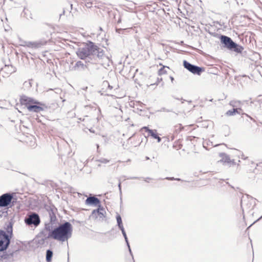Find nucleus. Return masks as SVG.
<instances>
[{
  "label": "nucleus",
  "mask_w": 262,
  "mask_h": 262,
  "mask_svg": "<svg viewBox=\"0 0 262 262\" xmlns=\"http://www.w3.org/2000/svg\"><path fill=\"white\" fill-rule=\"evenodd\" d=\"M125 242L126 243V245H127V246L128 247V249L130 248V245H129V242H128V238H127V239H125Z\"/></svg>",
  "instance_id": "473e14b6"
},
{
  "label": "nucleus",
  "mask_w": 262,
  "mask_h": 262,
  "mask_svg": "<svg viewBox=\"0 0 262 262\" xmlns=\"http://www.w3.org/2000/svg\"><path fill=\"white\" fill-rule=\"evenodd\" d=\"M6 168L8 170H11L13 171L18 172L20 173L25 174L18 168L15 166L14 165H7V167H6Z\"/></svg>",
  "instance_id": "6ab92c4d"
},
{
  "label": "nucleus",
  "mask_w": 262,
  "mask_h": 262,
  "mask_svg": "<svg viewBox=\"0 0 262 262\" xmlns=\"http://www.w3.org/2000/svg\"><path fill=\"white\" fill-rule=\"evenodd\" d=\"M41 45V43L36 42H30L28 43V47L32 48H38Z\"/></svg>",
  "instance_id": "b1692460"
},
{
  "label": "nucleus",
  "mask_w": 262,
  "mask_h": 262,
  "mask_svg": "<svg viewBox=\"0 0 262 262\" xmlns=\"http://www.w3.org/2000/svg\"><path fill=\"white\" fill-rule=\"evenodd\" d=\"M52 256H53L52 251L50 249H48L46 251V261L47 262H51Z\"/></svg>",
  "instance_id": "412c9836"
},
{
  "label": "nucleus",
  "mask_w": 262,
  "mask_h": 262,
  "mask_svg": "<svg viewBox=\"0 0 262 262\" xmlns=\"http://www.w3.org/2000/svg\"><path fill=\"white\" fill-rule=\"evenodd\" d=\"M119 229L121 231V232H122V235H123V237L124 238V239H127V238H127L126 233L125 232V229L124 228V227L119 228Z\"/></svg>",
  "instance_id": "a878e982"
},
{
  "label": "nucleus",
  "mask_w": 262,
  "mask_h": 262,
  "mask_svg": "<svg viewBox=\"0 0 262 262\" xmlns=\"http://www.w3.org/2000/svg\"><path fill=\"white\" fill-rule=\"evenodd\" d=\"M262 219V215L259 218L257 219V221H259L260 220H261Z\"/></svg>",
  "instance_id": "e433bc0d"
},
{
  "label": "nucleus",
  "mask_w": 262,
  "mask_h": 262,
  "mask_svg": "<svg viewBox=\"0 0 262 262\" xmlns=\"http://www.w3.org/2000/svg\"><path fill=\"white\" fill-rule=\"evenodd\" d=\"M46 230H42L40 233V236H41L43 238V240H47L48 239V238H46V236H48V234L47 235L46 233Z\"/></svg>",
  "instance_id": "bb28decb"
},
{
  "label": "nucleus",
  "mask_w": 262,
  "mask_h": 262,
  "mask_svg": "<svg viewBox=\"0 0 262 262\" xmlns=\"http://www.w3.org/2000/svg\"><path fill=\"white\" fill-rule=\"evenodd\" d=\"M141 179L144 180L145 182H149L148 180H151V178H149V177H147V178H145L142 177Z\"/></svg>",
  "instance_id": "7c9ffc66"
},
{
  "label": "nucleus",
  "mask_w": 262,
  "mask_h": 262,
  "mask_svg": "<svg viewBox=\"0 0 262 262\" xmlns=\"http://www.w3.org/2000/svg\"><path fill=\"white\" fill-rule=\"evenodd\" d=\"M6 231L0 230V251L6 250L10 243L13 235V228L11 223H9L6 228Z\"/></svg>",
  "instance_id": "7ed1b4c3"
},
{
  "label": "nucleus",
  "mask_w": 262,
  "mask_h": 262,
  "mask_svg": "<svg viewBox=\"0 0 262 262\" xmlns=\"http://www.w3.org/2000/svg\"><path fill=\"white\" fill-rule=\"evenodd\" d=\"M104 213H105V211L103 207L101 205H99L97 209L92 211L91 217L94 219H97L98 217L102 219L104 217Z\"/></svg>",
  "instance_id": "9b49d317"
},
{
  "label": "nucleus",
  "mask_w": 262,
  "mask_h": 262,
  "mask_svg": "<svg viewBox=\"0 0 262 262\" xmlns=\"http://www.w3.org/2000/svg\"><path fill=\"white\" fill-rule=\"evenodd\" d=\"M243 201L242 200V201H241V207L243 208Z\"/></svg>",
  "instance_id": "c9c22d12"
},
{
  "label": "nucleus",
  "mask_w": 262,
  "mask_h": 262,
  "mask_svg": "<svg viewBox=\"0 0 262 262\" xmlns=\"http://www.w3.org/2000/svg\"><path fill=\"white\" fill-rule=\"evenodd\" d=\"M118 188L119 189V192H120V200H122V190H121V182H120L118 184Z\"/></svg>",
  "instance_id": "c85d7f7f"
},
{
  "label": "nucleus",
  "mask_w": 262,
  "mask_h": 262,
  "mask_svg": "<svg viewBox=\"0 0 262 262\" xmlns=\"http://www.w3.org/2000/svg\"><path fill=\"white\" fill-rule=\"evenodd\" d=\"M92 5V3H88L87 4L85 5V6L87 7H91Z\"/></svg>",
  "instance_id": "72a5a7b5"
},
{
  "label": "nucleus",
  "mask_w": 262,
  "mask_h": 262,
  "mask_svg": "<svg viewBox=\"0 0 262 262\" xmlns=\"http://www.w3.org/2000/svg\"><path fill=\"white\" fill-rule=\"evenodd\" d=\"M128 251H129V253L131 255V256L133 257V253H132V250H131L130 248H128Z\"/></svg>",
  "instance_id": "f704fd0d"
},
{
  "label": "nucleus",
  "mask_w": 262,
  "mask_h": 262,
  "mask_svg": "<svg viewBox=\"0 0 262 262\" xmlns=\"http://www.w3.org/2000/svg\"><path fill=\"white\" fill-rule=\"evenodd\" d=\"M24 222L28 226L36 227L40 223V219L37 213L31 212L27 215Z\"/></svg>",
  "instance_id": "39448f33"
},
{
  "label": "nucleus",
  "mask_w": 262,
  "mask_h": 262,
  "mask_svg": "<svg viewBox=\"0 0 262 262\" xmlns=\"http://www.w3.org/2000/svg\"><path fill=\"white\" fill-rule=\"evenodd\" d=\"M141 178H142V177L140 178V177H134L128 178L127 179H141Z\"/></svg>",
  "instance_id": "2f4dec72"
},
{
  "label": "nucleus",
  "mask_w": 262,
  "mask_h": 262,
  "mask_svg": "<svg viewBox=\"0 0 262 262\" xmlns=\"http://www.w3.org/2000/svg\"><path fill=\"white\" fill-rule=\"evenodd\" d=\"M164 179L168 180H170V181H173V180H176V181H182L180 178H174L173 177H166Z\"/></svg>",
  "instance_id": "cd10ccee"
},
{
  "label": "nucleus",
  "mask_w": 262,
  "mask_h": 262,
  "mask_svg": "<svg viewBox=\"0 0 262 262\" xmlns=\"http://www.w3.org/2000/svg\"><path fill=\"white\" fill-rule=\"evenodd\" d=\"M183 65L185 68L193 74L200 75L204 71V68L192 65L186 61H184Z\"/></svg>",
  "instance_id": "423d86ee"
},
{
  "label": "nucleus",
  "mask_w": 262,
  "mask_h": 262,
  "mask_svg": "<svg viewBox=\"0 0 262 262\" xmlns=\"http://www.w3.org/2000/svg\"><path fill=\"white\" fill-rule=\"evenodd\" d=\"M13 194L6 193L0 196V207H6L9 206L13 199Z\"/></svg>",
  "instance_id": "0eeeda50"
},
{
  "label": "nucleus",
  "mask_w": 262,
  "mask_h": 262,
  "mask_svg": "<svg viewBox=\"0 0 262 262\" xmlns=\"http://www.w3.org/2000/svg\"><path fill=\"white\" fill-rule=\"evenodd\" d=\"M242 111L241 108H233L232 110H229L226 113L227 116H231L235 115L236 114H239V111Z\"/></svg>",
  "instance_id": "f3484780"
},
{
  "label": "nucleus",
  "mask_w": 262,
  "mask_h": 262,
  "mask_svg": "<svg viewBox=\"0 0 262 262\" xmlns=\"http://www.w3.org/2000/svg\"><path fill=\"white\" fill-rule=\"evenodd\" d=\"M47 211L49 214V221H46L45 223V230L48 231V234H50L57 223V219L56 216L57 209L54 206H50L49 209H47Z\"/></svg>",
  "instance_id": "20e7f679"
},
{
  "label": "nucleus",
  "mask_w": 262,
  "mask_h": 262,
  "mask_svg": "<svg viewBox=\"0 0 262 262\" xmlns=\"http://www.w3.org/2000/svg\"><path fill=\"white\" fill-rule=\"evenodd\" d=\"M221 40L222 42L225 44L226 47L229 49L234 46V42L229 37L222 35L221 37Z\"/></svg>",
  "instance_id": "4468645a"
},
{
  "label": "nucleus",
  "mask_w": 262,
  "mask_h": 262,
  "mask_svg": "<svg viewBox=\"0 0 262 262\" xmlns=\"http://www.w3.org/2000/svg\"><path fill=\"white\" fill-rule=\"evenodd\" d=\"M258 221L257 220L255 221V222H253V224H255L256 222Z\"/></svg>",
  "instance_id": "58836bf2"
},
{
  "label": "nucleus",
  "mask_w": 262,
  "mask_h": 262,
  "mask_svg": "<svg viewBox=\"0 0 262 262\" xmlns=\"http://www.w3.org/2000/svg\"><path fill=\"white\" fill-rule=\"evenodd\" d=\"M73 231L72 224L67 221L59 224L54 228L50 234L46 236V238H53L59 242H64L67 241L71 237Z\"/></svg>",
  "instance_id": "f257e3e1"
},
{
  "label": "nucleus",
  "mask_w": 262,
  "mask_h": 262,
  "mask_svg": "<svg viewBox=\"0 0 262 262\" xmlns=\"http://www.w3.org/2000/svg\"><path fill=\"white\" fill-rule=\"evenodd\" d=\"M219 156L220 159L219 161L221 163H230L231 162L230 158L226 154H221Z\"/></svg>",
  "instance_id": "dca6fc26"
},
{
  "label": "nucleus",
  "mask_w": 262,
  "mask_h": 262,
  "mask_svg": "<svg viewBox=\"0 0 262 262\" xmlns=\"http://www.w3.org/2000/svg\"><path fill=\"white\" fill-rule=\"evenodd\" d=\"M140 131L147 132L148 133V136H151L154 139H157L158 142H160L161 140V139L158 136L156 130H151L149 129L148 127L144 126L141 128Z\"/></svg>",
  "instance_id": "f8f14e48"
},
{
  "label": "nucleus",
  "mask_w": 262,
  "mask_h": 262,
  "mask_svg": "<svg viewBox=\"0 0 262 262\" xmlns=\"http://www.w3.org/2000/svg\"><path fill=\"white\" fill-rule=\"evenodd\" d=\"M17 251L15 252H10L8 251L6 253L3 254V255L1 256V258L5 261V262H13L14 260V254L16 253Z\"/></svg>",
  "instance_id": "2eb2a0df"
},
{
  "label": "nucleus",
  "mask_w": 262,
  "mask_h": 262,
  "mask_svg": "<svg viewBox=\"0 0 262 262\" xmlns=\"http://www.w3.org/2000/svg\"><path fill=\"white\" fill-rule=\"evenodd\" d=\"M99 48L93 42L83 43L80 45L76 52L77 55L81 59L96 54L98 52Z\"/></svg>",
  "instance_id": "f03ea898"
},
{
  "label": "nucleus",
  "mask_w": 262,
  "mask_h": 262,
  "mask_svg": "<svg viewBox=\"0 0 262 262\" xmlns=\"http://www.w3.org/2000/svg\"><path fill=\"white\" fill-rule=\"evenodd\" d=\"M116 217L117 226H118V228H120L123 227L122 218H121V215L119 214H117Z\"/></svg>",
  "instance_id": "5701e85b"
},
{
  "label": "nucleus",
  "mask_w": 262,
  "mask_h": 262,
  "mask_svg": "<svg viewBox=\"0 0 262 262\" xmlns=\"http://www.w3.org/2000/svg\"><path fill=\"white\" fill-rule=\"evenodd\" d=\"M47 108L48 106L46 104L36 100L35 103L30 105L28 110L31 112L39 113Z\"/></svg>",
  "instance_id": "6e6552de"
},
{
  "label": "nucleus",
  "mask_w": 262,
  "mask_h": 262,
  "mask_svg": "<svg viewBox=\"0 0 262 262\" xmlns=\"http://www.w3.org/2000/svg\"><path fill=\"white\" fill-rule=\"evenodd\" d=\"M36 100L27 96H23L20 98L19 102L21 105L25 106L28 110L30 105L34 104Z\"/></svg>",
  "instance_id": "9d476101"
},
{
  "label": "nucleus",
  "mask_w": 262,
  "mask_h": 262,
  "mask_svg": "<svg viewBox=\"0 0 262 262\" xmlns=\"http://www.w3.org/2000/svg\"><path fill=\"white\" fill-rule=\"evenodd\" d=\"M80 166L78 168L79 169V170L81 171L82 169H84L85 168H88V165H84L83 166H82V165H79Z\"/></svg>",
  "instance_id": "c756f323"
},
{
  "label": "nucleus",
  "mask_w": 262,
  "mask_h": 262,
  "mask_svg": "<svg viewBox=\"0 0 262 262\" xmlns=\"http://www.w3.org/2000/svg\"><path fill=\"white\" fill-rule=\"evenodd\" d=\"M85 204L89 205H94L95 206L101 205L100 201L96 196H89L85 200Z\"/></svg>",
  "instance_id": "ddd939ff"
},
{
  "label": "nucleus",
  "mask_w": 262,
  "mask_h": 262,
  "mask_svg": "<svg viewBox=\"0 0 262 262\" xmlns=\"http://www.w3.org/2000/svg\"><path fill=\"white\" fill-rule=\"evenodd\" d=\"M183 129V127L182 124H176L173 128L174 133L177 134L179 133L182 129Z\"/></svg>",
  "instance_id": "4be33fe9"
},
{
  "label": "nucleus",
  "mask_w": 262,
  "mask_h": 262,
  "mask_svg": "<svg viewBox=\"0 0 262 262\" xmlns=\"http://www.w3.org/2000/svg\"><path fill=\"white\" fill-rule=\"evenodd\" d=\"M230 50H233L234 51L237 53H241L244 50V48L242 46L238 45L234 42V47H231Z\"/></svg>",
  "instance_id": "aec40b11"
},
{
  "label": "nucleus",
  "mask_w": 262,
  "mask_h": 262,
  "mask_svg": "<svg viewBox=\"0 0 262 262\" xmlns=\"http://www.w3.org/2000/svg\"><path fill=\"white\" fill-rule=\"evenodd\" d=\"M258 221L257 220L255 221V222H253V224H255L256 222Z\"/></svg>",
  "instance_id": "4c0bfd02"
},
{
  "label": "nucleus",
  "mask_w": 262,
  "mask_h": 262,
  "mask_svg": "<svg viewBox=\"0 0 262 262\" xmlns=\"http://www.w3.org/2000/svg\"><path fill=\"white\" fill-rule=\"evenodd\" d=\"M241 104V101H239V100H237V101L233 100L230 102V104L231 105H232L233 107L237 106L238 104Z\"/></svg>",
  "instance_id": "393cba45"
},
{
  "label": "nucleus",
  "mask_w": 262,
  "mask_h": 262,
  "mask_svg": "<svg viewBox=\"0 0 262 262\" xmlns=\"http://www.w3.org/2000/svg\"><path fill=\"white\" fill-rule=\"evenodd\" d=\"M159 65L162 66V68L159 70L158 72V75L161 76L166 74L167 73V71L166 70V69H169V68L168 67L163 66L162 63H159Z\"/></svg>",
  "instance_id": "a211bd4d"
},
{
  "label": "nucleus",
  "mask_w": 262,
  "mask_h": 262,
  "mask_svg": "<svg viewBox=\"0 0 262 262\" xmlns=\"http://www.w3.org/2000/svg\"><path fill=\"white\" fill-rule=\"evenodd\" d=\"M16 71V68L12 65H5L0 71V74L3 77H9Z\"/></svg>",
  "instance_id": "1a4fd4ad"
}]
</instances>
